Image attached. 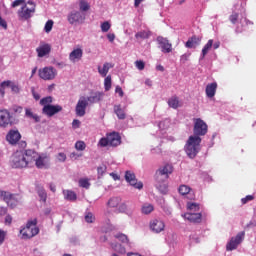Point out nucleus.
<instances>
[{
	"instance_id": "22",
	"label": "nucleus",
	"mask_w": 256,
	"mask_h": 256,
	"mask_svg": "<svg viewBox=\"0 0 256 256\" xmlns=\"http://www.w3.org/2000/svg\"><path fill=\"white\" fill-rule=\"evenodd\" d=\"M34 153L36 155L33 158V165H36L37 169H43L45 167V157L40 156L36 151Z\"/></svg>"
},
{
	"instance_id": "23",
	"label": "nucleus",
	"mask_w": 256,
	"mask_h": 256,
	"mask_svg": "<svg viewBox=\"0 0 256 256\" xmlns=\"http://www.w3.org/2000/svg\"><path fill=\"white\" fill-rule=\"evenodd\" d=\"M215 93H217V82L210 83L206 86V95L210 99L215 97Z\"/></svg>"
},
{
	"instance_id": "60",
	"label": "nucleus",
	"mask_w": 256,
	"mask_h": 256,
	"mask_svg": "<svg viewBox=\"0 0 256 256\" xmlns=\"http://www.w3.org/2000/svg\"><path fill=\"white\" fill-rule=\"evenodd\" d=\"M189 57H191V54H183L181 57H180V61L182 63H186V61H189Z\"/></svg>"
},
{
	"instance_id": "54",
	"label": "nucleus",
	"mask_w": 256,
	"mask_h": 256,
	"mask_svg": "<svg viewBox=\"0 0 256 256\" xmlns=\"http://www.w3.org/2000/svg\"><path fill=\"white\" fill-rule=\"evenodd\" d=\"M38 195H39L41 201H43L44 203H45V201H47V192H45V190H39Z\"/></svg>"
},
{
	"instance_id": "39",
	"label": "nucleus",
	"mask_w": 256,
	"mask_h": 256,
	"mask_svg": "<svg viewBox=\"0 0 256 256\" xmlns=\"http://www.w3.org/2000/svg\"><path fill=\"white\" fill-rule=\"evenodd\" d=\"M51 103H53V97L51 96L44 97L40 100V105H42V107H49Z\"/></svg>"
},
{
	"instance_id": "32",
	"label": "nucleus",
	"mask_w": 256,
	"mask_h": 256,
	"mask_svg": "<svg viewBox=\"0 0 256 256\" xmlns=\"http://www.w3.org/2000/svg\"><path fill=\"white\" fill-rule=\"evenodd\" d=\"M79 9L80 13H86V11H89V9H91V5L86 0H80Z\"/></svg>"
},
{
	"instance_id": "15",
	"label": "nucleus",
	"mask_w": 256,
	"mask_h": 256,
	"mask_svg": "<svg viewBox=\"0 0 256 256\" xmlns=\"http://www.w3.org/2000/svg\"><path fill=\"white\" fill-rule=\"evenodd\" d=\"M6 141H8L10 145H17L19 141H21V133L19 130H9L6 135Z\"/></svg>"
},
{
	"instance_id": "56",
	"label": "nucleus",
	"mask_w": 256,
	"mask_h": 256,
	"mask_svg": "<svg viewBox=\"0 0 256 256\" xmlns=\"http://www.w3.org/2000/svg\"><path fill=\"white\" fill-rule=\"evenodd\" d=\"M5 237H7V232L0 229V245H3V243H5Z\"/></svg>"
},
{
	"instance_id": "36",
	"label": "nucleus",
	"mask_w": 256,
	"mask_h": 256,
	"mask_svg": "<svg viewBox=\"0 0 256 256\" xmlns=\"http://www.w3.org/2000/svg\"><path fill=\"white\" fill-rule=\"evenodd\" d=\"M135 37L136 39H149V37H151V32L143 30V31L137 32L135 34Z\"/></svg>"
},
{
	"instance_id": "64",
	"label": "nucleus",
	"mask_w": 256,
	"mask_h": 256,
	"mask_svg": "<svg viewBox=\"0 0 256 256\" xmlns=\"http://www.w3.org/2000/svg\"><path fill=\"white\" fill-rule=\"evenodd\" d=\"M4 215H7V208L0 207V217H3Z\"/></svg>"
},
{
	"instance_id": "13",
	"label": "nucleus",
	"mask_w": 256,
	"mask_h": 256,
	"mask_svg": "<svg viewBox=\"0 0 256 256\" xmlns=\"http://www.w3.org/2000/svg\"><path fill=\"white\" fill-rule=\"evenodd\" d=\"M85 22V14L81 11H72L68 15V23L70 25H75V23H84Z\"/></svg>"
},
{
	"instance_id": "55",
	"label": "nucleus",
	"mask_w": 256,
	"mask_h": 256,
	"mask_svg": "<svg viewBox=\"0 0 256 256\" xmlns=\"http://www.w3.org/2000/svg\"><path fill=\"white\" fill-rule=\"evenodd\" d=\"M255 197L253 195H247L245 198L241 199L242 205H246V203H249V201H253Z\"/></svg>"
},
{
	"instance_id": "28",
	"label": "nucleus",
	"mask_w": 256,
	"mask_h": 256,
	"mask_svg": "<svg viewBox=\"0 0 256 256\" xmlns=\"http://www.w3.org/2000/svg\"><path fill=\"white\" fill-rule=\"evenodd\" d=\"M114 113L115 115H117L118 119H125L127 117V115L125 114V110H123V108H121V105H115L114 106Z\"/></svg>"
},
{
	"instance_id": "33",
	"label": "nucleus",
	"mask_w": 256,
	"mask_h": 256,
	"mask_svg": "<svg viewBox=\"0 0 256 256\" xmlns=\"http://www.w3.org/2000/svg\"><path fill=\"white\" fill-rule=\"evenodd\" d=\"M187 209L188 211H191L190 213H197V211L201 209V206L199 205V203L188 202Z\"/></svg>"
},
{
	"instance_id": "8",
	"label": "nucleus",
	"mask_w": 256,
	"mask_h": 256,
	"mask_svg": "<svg viewBox=\"0 0 256 256\" xmlns=\"http://www.w3.org/2000/svg\"><path fill=\"white\" fill-rule=\"evenodd\" d=\"M243 239H245V232H240L236 235V237H232L226 245L227 251H235V249L241 245Z\"/></svg>"
},
{
	"instance_id": "38",
	"label": "nucleus",
	"mask_w": 256,
	"mask_h": 256,
	"mask_svg": "<svg viewBox=\"0 0 256 256\" xmlns=\"http://www.w3.org/2000/svg\"><path fill=\"white\" fill-rule=\"evenodd\" d=\"M116 239H119L121 241V243H126V245H128V247H131V242H129V238L127 237V235L119 233L115 235Z\"/></svg>"
},
{
	"instance_id": "43",
	"label": "nucleus",
	"mask_w": 256,
	"mask_h": 256,
	"mask_svg": "<svg viewBox=\"0 0 256 256\" xmlns=\"http://www.w3.org/2000/svg\"><path fill=\"white\" fill-rule=\"evenodd\" d=\"M79 187H83V189H89V187H91V183H89V179L87 178L80 179Z\"/></svg>"
},
{
	"instance_id": "59",
	"label": "nucleus",
	"mask_w": 256,
	"mask_h": 256,
	"mask_svg": "<svg viewBox=\"0 0 256 256\" xmlns=\"http://www.w3.org/2000/svg\"><path fill=\"white\" fill-rule=\"evenodd\" d=\"M31 91H32V95H33V98L35 99V101H39V99H41V95H39V93H37L35 91V88H32Z\"/></svg>"
},
{
	"instance_id": "49",
	"label": "nucleus",
	"mask_w": 256,
	"mask_h": 256,
	"mask_svg": "<svg viewBox=\"0 0 256 256\" xmlns=\"http://www.w3.org/2000/svg\"><path fill=\"white\" fill-rule=\"evenodd\" d=\"M8 87H10L13 93H19V91H21V89L19 88V85L15 84V82H12V81H10V85Z\"/></svg>"
},
{
	"instance_id": "34",
	"label": "nucleus",
	"mask_w": 256,
	"mask_h": 256,
	"mask_svg": "<svg viewBox=\"0 0 256 256\" xmlns=\"http://www.w3.org/2000/svg\"><path fill=\"white\" fill-rule=\"evenodd\" d=\"M143 215H149L155 211V207L152 204H144L141 208Z\"/></svg>"
},
{
	"instance_id": "10",
	"label": "nucleus",
	"mask_w": 256,
	"mask_h": 256,
	"mask_svg": "<svg viewBox=\"0 0 256 256\" xmlns=\"http://www.w3.org/2000/svg\"><path fill=\"white\" fill-rule=\"evenodd\" d=\"M88 105L89 102H87V98H85L84 96L80 97L75 108L77 117H85Z\"/></svg>"
},
{
	"instance_id": "24",
	"label": "nucleus",
	"mask_w": 256,
	"mask_h": 256,
	"mask_svg": "<svg viewBox=\"0 0 256 256\" xmlns=\"http://www.w3.org/2000/svg\"><path fill=\"white\" fill-rule=\"evenodd\" d=\"M109 69H113V65L109 62L103 64V67L98 66V73L101 77H107V73H109Z\"/></svg>"
},
{
	"instance_id": "3",
	"label": "nucleus",
	"mask_w": 256,
	"mask_h": 256,
	"mask_svg": "<svg viewBox=\"0 0 256 256\" xmlns=\"http://www.w3.org/2000/svg\"><path fill=\"white\" fill-rule=\"evenodd\" d=\"M37 9V5L33 1H28L24 5L20 7L17 11V15L19 21H29L33 15H35V11Z\"/></svg>"
},
{
	"instance_id": "46",
	"label": "nucleus",
	"mask_w": 256,
	"mask_h": 256,
	"mask_svg": "<svg viewBox=\"0 0 256 256\" xmlns=\"http://www.w3.org/2000/svg\"><path fill=\"white\" fill-rule=\"evenodd\" d=\"M104 89H105V91H110L111 90V75H108L104 79Z\"/></svg>"
},
{
	"instance_id": "4",
	"label": "nucleus",
	"mask_w": 256,
	"mask_h": 256,
	"mask_svg": "<svg viewBox=\"0 0 256 256\" xmlns=\"http://www.w3.org/2000/svg\"><path fill=\"white\" fill-rule=\"evenodd\" d=\"M22 239H33L36 235H39V227H37V218L28 220L26 226L20 230Z\"/></svg>"
},
{
	"instance_id": "53",
	"label": "nucleus",
	"mask_w": 256,
	"mask_h": 256,
	"mask_svg": "<svg viewBox=\"0 0 256 256\" xmlns=\"http://www.w3.org/2000/svg\"><path fill=\"white\" fill-rule=\"evenodd\" d=\"M135 65L139 71H143V69H145V62H143L142 60H137L135 62Z\"/></svg>"
},
{
	"instance_id": "5",
	"label": "nucleus",
	"mask_w": 256,
	"mask_h": 256,
	"mask_svg": "<svg viewBox=\"0 0 256 256\" xmlns=\"http://www.w3.org/2000/svg\"><path fill=\"white\" fill-rule=\"evenodd\" d=\"M173 173V166L166 164L163 167H160L155 174V179L157 183H165L169 179V175Z\"/></svg>"
},
{
	"instance_id": "1",
	"label": "nucleus",
	"mask_w": 256,
	"mask_h": 256,
	"mask_svg": "<svg viewBox=\"0 0 256 256\" xmlns=\"http://www.w3.org/2000/svg\"><path fill=\"white\" fill-rule=\"evenodd\" d=\"M193 122L194 135L189 136L185 145L186 154L190 159H195V157H197V154L201 151V141H203L201 137H205L206 133L209 131V126L203 119L194 118Z\"/></svg>"
},
{
	"instance_id": "63",
	"label": "nucleus",
	"mask_w": 256,
	"mask_h": 256,
	"mask_svg": "<svg viewBox=\"0 0 256 256\" xmlns=\"http://www.w3.org/2000/svg\"><path fill=\"white\" fill-rule=\"evenodd\" d=\"M115 92L118 93L120 97H123L124 95L123 88H121L120 86L116 87Z\"/></svg>"
},
{
	"instance_id": "12",
	"label": "nucleus",
	"mask_w": 256,
	"mask_h": 256,
	"mask_svg": "<svg viewBox=\"0 0 256 256\" xmlns=\"http://www.w3.org/2000/svg\"><path fill=\"white\" fill-rule=\"evenodd\" d=\"M63 111V106L61 105H52L45 106L42 108V114L46 115V117H53L57 115V113H61Z\"/></svg>"
},
{
	"instance_id": "11",
	"label": "nucleus",
	"mask_w": 256,
	"mask_h": 256,
	"mask_svg": "<svg viewBox=\"0 0 256 256\" xmlns=\"http://www.w3.org/2000/svg\"><path fill=\"white\" fill-rule=\"evenodd\" d=\"M156 41L162 51V53H171L173 51V44L169 42V39L163 37V36H158L156 38Z\"/></svg>"
},
{
	"instance_id": "35",
	"label": "nucleus",
	"mask_w": 256,
	"mask_h": 256,
	"mask_svg": "<svg viewBox=\"0 0 256 256\" xmlns=\"http://www.w3.org/2000/svg\"><path fill=\"white\" fill-rule=\"evenodd\" d=\"M111 247H112L113 251H116L117 253H120L121 255H125V253L127 252L125 250V247L118 243H116V244L112 243Z\"/></svg>"
},
{
	"instance_id": "42",
	"label": "nucleus",
	"mask_w": 256,
	"mask_h": 256,
	"mask_svg": "<svg viewBox=\"0 0 256 256\" xmlns=\"http://www.w3.org/2000/svg\"><path fill=\"white\" fill-rule=\"evenodd\" d=\"M75 149L76 151H85V149H87V144L83 141H77L75 143Z\"/></svg>"
},
{
	"instance_id": "58",
	"label": "nucleus",
	"mask_w": 256,
	"mask_h": 256,
	"mask_svg": "<svg viewBox=\"0 0 256 256\" xmlns=\"http://www.w3.org/2000/svg\"><path fill=\"white\" fill-rule=\"evenodd\" d=\"M72 127L73 129H79V127H81V121H79L78 119H74L72 122Z\"/></svg>"
},
{
	"instance_id": "16",
	"label": "nucleus",
	"mask_w": 256,
	"mask_h": 256,
	"mask_svg": "<svg viewBox=\"0 0 256 256\" xmlns=\"http://www.w3.org/2000/svg\"><path fill=\"white\" fill-rule=\"evenodd\" d=\"M149 227L153 233H161L162 231H165V222L160 219H153L150 221Z\"/></svg>"
},
{
	"instance_id": "44",
	"label": "nucleus",
	"mask_w": 256,
	"mask_h": 256,
	"mask_svg": "<svg viewBox=\"0 0 256 256\" xmlns=\"http://www.w3.org/2000/svg\"><path fill=\"white\" fill-rule=\"evenodd\" d=\"M229 21H230V23H232V25H237V22L239 21V13L233 12L229 16Z\"/></svg>"
},
{
	"instance_id": "41",
	"label": "nucleus",
	"mask_w": 256,
	"mask_h": 256,
	"mask_svg": "<svg viewBox=\"0 0 256 256\" xmlns=\"http://www.w3.org/2000/svg\"><path fill=\"white\" fill-rule=\"evenodd\" d=\"M11 85V81L7 80V81H3L0 84V94L2 97L5 96V87H9Z\"/></svg>"
},
{
	"instance_id": "2",
	"label": "nucleus",
	"mask_w": 256,
	"mask_h": 256,
	"mask_svg": "<svg viewBox=\"0 0 256 256\" xmlns=\"http://www.w3.org/2000/svg\"><path fill=\"white\" fill-rule=\"evenodd\" d=\"M35 150L16 151L10 159V165L13 169H25L33 167L35 159Z\"/></svg>"
},
{
	"instance_id": "21",
	"label": "nucleus",
	"mask_w": 256,
	"mask_h": 256,
	"mask_svg": "<svg viewBox=\"0 0 256 256\" xmlns=\"http://www.w3.org/2000/svg\"><path fill=\"white\" fill-rule=\"evenodd\" d=\"M200 43L201 38H199V36L193 35L187 40V42L185 43V47L187 49H193L196 45H200Z\"/></svg>"
},
{
	"instance_id": "20",
	"label": "nucleus",
	"mask_w": 256,
	"mask_h": 256,
	"mask_svg": "<svg viewBox=\"0 0 256 256\" xmlns=\"http://www.w3.org/2000/svg\"><path fill=\"white\" fill-rule=\"evenodd\" d=\"M36 53H38V57H45L51 53V45L49 44H41L38 48H36Z\"/></svg>"
},
{
	"instance_id": "48",
	"label": "nucleus",
	"mask_w": 256,
	"mask_h": 256,
	"mask_svg": "<svg viewBox=\"0 0 256 256\" xmlns=\"http://www.w3.org/2000/svg\"><path fill=\"white\" fill-rule=\"evenodd\" d=\"M53 29V20H48L45 24L44 31L45 33H51Z\"/></svg>"
},
{
	"instance_id": "17",
	"label": "nucleus",
	"mask_w": 256,
	"mask_h": 256,
	"mask_svg": "<svg viewBox=\"0 0 256 256\" xmlns=\"http://www.w3.org/2000/svg\"><path fill=\"white\" fill-rule=\"evenodd\" d=\"M183 217L190 223H201L203 221V214L201 212H187Z\"/></svg>"
},
{
	"instance_id": "52",
	"label": "nucleus",
	"mask_w": 256,
	"mask_h": 256,
	"mask_svg": "<svg viewBox=\"0 0 256 256\" xmlns=\"http://www.w3.org/2000/svg\"><path fill=\"white\" fill-rule=\"evenodd\" d=\"M57 159L60 161V163H65V161H67V155L63 152H60L57 155Z\"/></svg>"
},
{
	"instance_id": "40",
	"label": "nucleus",
	"mask_w": 256,
	"mask_h": 256,
	"mask_svg": "<svg viewBox=\"0 0 256 256\" xmlns=\"http://www.w3.org/2000/svg\"><path fill=\"white\" fill-rule=\"evenodd\" d=\"M119 203H121V198L113 197V198H110V200L108 201V206L109 207H119Z\"/></svg>"
},
{
	"instance_id": "61",
	"label": "nucleus",
	"mask_w": 256,
	"mask_h": 256,
	"mask_svg": "<svg viewBox=\"0 0 256 256\" xmlns=\"http://www.w3.org/2000/svg\"><path fill=\"white\" fill-rule=\"evenodd\" d=\"M11 223H13V217H11V215H7L5 217V225H11Z\"/></svg>"
},
{
	"instance_id": "31",
	"label": "nucleus",
	"mask_w": 256,
	"mask_h": 256,
	"mask_svg": "<svg viewBox=\"0 0 256 256\" xmlns=\"http://www.w3.org/2000/svg\"><path fill=\"white\" fill-rule=\"evenodd\" d=\"M64 198L67 199V201H77V194L74 191L71 190H65L63 191Z\"/></svg>"
},
{
	"instance_id": "62",
	"label": "nucleus",
	"mask_w": 256,
	"mask_h": 256,
	"mask_svg": "<svg viewBox=\"0 0 256 256\" xmlns=\"http://www.w3.org/2000/svg\"><path fill=\"white\" fill-rule=\"evenodd\" d=\"M0 27H3V29H7V21H5V19H3L0 16Z\"/></svg>"
},
{
	"instance_id": "27",
	"label": "nucleus",
	"mask_w": 256,
	"mask_h": 256,
	"mask_svg": "<svg viewBox=\"0 0 256 256\" xmlns=\"http://www.w3.org/2000/svg\"><path fill=\"white\" fill-rule=\"evenodd\" d=\"M168 105L172 109H179V107H181V104L179 103V97L172 96L170 99H168Z\"/></svg>"
},
{
	"instance_id": "6",
	"label": "nucleus",
	"mask_w": 256,
	"mask_h": 256,
	"mask_svg": "<svg viewBox=\"0 0 256 256\" xmlns=\"http://www.w3.org/2000/svg\"><path fill=\"white\" fill-rule=\"evenodd\" d=\"M0 197H2L3 201H5V203L11 207V209H15V207L19 205L20 198L17 194H11L7 191H0Z\"/></svg>"
},
{
	"instance_id": "14",
	"label": "nucleus",
	"mask_w": 256,
	"mask_h": 256,
	"mask_svg": "<svg viewBox=\"0 0 256 256\" xmlns=\"http://www.w3.org/2000/svg\"><path fill=\"white\" fill-rule=\"evenodd\" d=\"M125 180L129 185L134 187V189H143V182H137V178L135 177V173L131 171H126Z\"/></svg>"
},
{
	"instance_id": "18",
	"label": "nucleus",
	"mask_w": 256,
	"mask_h": 256,
	"mask_svg": "<svg viewBox=\"0 0 256 256\" xmlns=\"http://www.w3.org/2000/svg\"><path fill=\"white\" fill-rule=\"evenodd\" d=\"M110 147H117L121 143V135L118 132L107 134Z\"/></svg>"
},
{
	"instance_id": "37",
	"label": "nucleus",
	"mask_w": 256,
	"mask_h": 256,
	"mask_svg": "<svg viewBox=\"0 0 256 256\" xmlns=\"http://www.w3.org/2000/svg\"><path fill=\"white\" fill-rule=\"evenodd\" d=\"M178 192L180 193V195H189V193H191V187H189L188 185L182 184L179 186Z\"/></svg>"
},
{
	"instance_id": "9",
	"label": "nucleus",
	"mask_w": 256,
	"mask_h": 256,
	"mask_svg": "<svg viewBox=\"0 0 256 256\" xmlns=\"http://www.w3.org/2000/svg\"><path fill=\"white\" fill-rule=\"evenodd\" d=\"M9 125H13V116L7 109L0 110V127L5 129Z\"/></svg>"
},
{
	"instance_id": "45",
	"label": "nucleus",
	"mask_w": 256,
	"mask_h": 256,
	"mask_svg": "<svg viewBox=\"0 0 256 256\" xmlns=\"http://www.w3.org/2000/svg\"><path fill=\"white\" fill-rule=\"evenodd\" d=\"M98 179H101L105 173H107V166L101 165L97 168Z\"/></svg>"
},
{
	"instance_id": "57",
	"label": "nucleus",
	"mask_w": 256,
	"mask_h": 256,
	"mask_svg": "<svg viewBox=\"0 0 256 256\" xmlns=\"http://www.w3.org/2000/svg\"><path fill=\"white\" fill-rule=\"evenodd\" d=\"M26 2L25 0H15L12 4L11 7L15 9V7H19V5H24Z\"/></svg>"
},
{
	"instance_id": "51",
	"label": "nucleus",
	"mask_w": 256,
	"mask_h": 256,
	"mask_svg": "<svg viewBox=\"0 0 256 256\" xmlns=\"http://www.w3.org/2000/svg\"><path fill=\"white\" fill-rule=\"evenodd\" d=\"M108 145H110L108 136H106V138H101L99 140L100 147H107Z\"/></svg>"
},
{
	"instance_id": "47",
	"label": "nucleus",
	"mask_w": 256,
	"mask_h": 256,
	"mask_svg": "<svg viewBox=\"0 0 256 256\" xmlns=\"http://www.w3.org/2000/svg\"><path fill=\"white\" fill-rule=\"evenodd\" d=\"M84 219L86 223H95V215L91 212L86 213Z\"/></svg>"
},
{
	"instance_id": "25",
	"label": "nucleus",
	"mask_w": 256,
	"mask_h": 256,
	"mask_svg": "<svg viewBox=\"0 0 256 256\" xmlns=\"http://www.w3.org/2000/svg\"><path fill=\"white\" fill-rule=\"evenodd\" d=\"M104 95L105 94L103 92H96L94 95L86 98L87 103H99V101L103 99Z\"/></svg>"
},
{
	"instance_id": "50",
	"label": "nucleus",
	"mask_w": 256,
	"mask_h": 256,
	"mask_svg": "<svg viewBox=\"0 0 256 256\" xmlns=\"http://www.w3.org/2000/svg\"><path fill=\"white\" fill-rule=\"evenodd\" d=\"M109 29H111V24L109 22L106 21L101 24V31L103 33H107V31H109Z\"/></svg>"
},
{
	"instance_id": "7",
	"label": "nucleus",
	"mask_w": 256,
	"mask_h": 256,
	"mask_svg": "<svg viewBox=\"0 0 256 256\" xmlns=\"http://www.w3.org/2000/svg\"><path fill=\"white\" fill-rule=\"evenodd\" d=\"M39 77L44 81H53L57 77V70L53 67H44L39 70Z\"/></svg>"
},
{
	"instance_id": "19",
	"label": "nucleus",
	"mask_w": 256,
	"mask_h": 256,
	"mask_svg": "<svg viewBox=\"0 0 256 256\" xmlns=\"http://www.w3.org/2000/svg\"><path fill=\"white\" fill-rule=\"evenodd\" d=\"M81 59H83V49L81 48H76L69 54L71 63H77V61H81Z\"/></svg>"
},
{
	"instance_id": "30",
	"label": "nucleus",
	"mask_w": 256,
	"mask_h": 256,
	"mask_svg": "<svg viewBox=\"0 0 256 256\" xmlns=\"http://www.w3.org/2000/svg\"><path fill=\"white\" fill-rule=\"evenodd\" d=\"M164 182H157L156 181V188L158 189V191H160V193H162V195H167L169 188L167 186V183Z\"/></svg>"
},
{
	"instance_id": "26",
	"label": "nucleus",
	"mask_w": 256,
	"mask_h": 256,
	"mask_svg": "<svg viewBox=\"0 0 256 256\" xmlns=\"http://www.w3.org/2000/svg\"><path fill=\"white\" fill-rule=\"evenodd\" d=\"M212 48H213V39H210L202 48V53H201L200 59L207 57V54L209 53V51H211Z\"/></svg>"
},
{
	"instance_id": "29",
	"label": "nucleus",
	"mask_w": 256,
	"mask_h": 256,
	"mask_svg": "<svg viewBox=\"0 0 256 256\" xmlns=\"http://www.w3.org/2000/svg\"><path fill=\"white\" fill-rule=\"evenodd\" d=\"M25 116L28 117V119H34L35 123L41 121V118L37 114H34L31 108H25Z\"/></svg>"
}]
</instances>
